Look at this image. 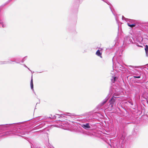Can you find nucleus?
Returning <instances> with one entry per match:
<instances>
[{
  "mask_svg": "<svg viewBox=\"0 0 148 148\" xmlns=\"http://www.w3.org/2000/svg\"><path fill=\"white\" fill-rule=\"evenodd\" d=\"M115 18H116V21H117V18H116V17H115Z\"/></svg>",
  "mask_w": 148,
  "mask_h": 148,
  "instance_id": "obj_27",
  "label": "nucleus"
},
{
  "mask_svg": "<svg viewBox=\"0 0 148 148\" xmlns=\"http://www.w3.org/2000/svg\"><path fill=\"white\" fill-rule=\"evenodd\" d=\"M23 65L25 67H26L28 69H29V71H31L30 69H29V68L28 67H27L25 65V64H23Z\"/></svg>",
  "mask_w": 148,
  "mask_h": 148,
  "instance_id": "obj_22",
  "label": "nucleus"
},
{
  "mask_svg": "<svg viewBox=\"0 0 148 148\" xmlns=\"http://www.w3.org/2000/svg\"><path fill=\"white\" fill-rule=\"evenodd\" d=\"M145 51L146 56H148V46L146 45L145 47Z\"/></svg>",
  "mask_w": 148,
  "mask_h": 148,
  "instance_id": "obj_14",
  "label": "nucleus"
},
{
  "mask_svg": "<svg viewBox=\"0 0 148 148\" xmlns=\"http://www.w3.org/2000/svg\"><path fill=\"white\" fill-rule=\"evenodd\" d=\"M118 98L119 97H115L114 96H113V97L111 98L110 101V106L111 107H113V104L116 101V98Z\"/></svg>",
  "mask_w": 148,
  "mask_h": 148,
  "instance_id": "obj_5",
  "label": "nucleus"
},
{
  "mask_svg": "<svg viewBox=\"0 0 148 148\" xmlns=\"http://www.w3.org/2000/svg\"><path fill=\"white\" fill-rule=\"evenodd\" d=\"M108 97H106L99 104L102 107L107 102L108 100Z\"/></svg>",
  "mask_w": 148,
  "mask_h": 148,
  "instance_id": "obj_8",
  "label": "nucleus"
},
{
  "mask_svg": "<svg viewBox=\"0 0 148 148\" xmlns=\"http://www.w3.org/2000/svg\"><path fill=\"white\" fill-rule=\"evenodd\" d=\"M82 127L86 130L88 129L90 127L88 123H87L86 124L82 125Z\"/></svg>",
  "mask_w": 148,
  "mask_h": 148,
  "instance_id": "obj_9",
  "label": "nucleus"
},
{
  "mask_svg": "<svg viewBox=\"0 0 148 148\" xmlns=\"http://www.w3.org/2000/svg\"><path fill=\"white\" fill-rule=\"evenodd\" d=\"M13 134L15 135L21 137H23V135L25 134L23 133L22 130L20 128H18L16 129H14L13 131Z\"/></svg>",
  "mask_w": 148,
  "mask_h": 148,
  "instance_id": "obj_3",
  "label": "nucleus"
},
{
  "mask_svg": "<svg viewBox=\"0 0 148 148\" xmlns=\"http://www.w3.org/2000/svg\"><path fill=\"white\" fill-rule=\"evenodd\" d=\"M132 38H131L130 36H126L124 38V39L123 41L124 43H127V44H130L132 42Z\"/></svg>",
  "mask_w": 148,
  "mask_h": 148,
  "instance_id": "obj_4",
  "label": "nucleus"
},
{
  "mask_svg": "<svg viewBox=\"0 0 148 148\" xmlns=\"http://www.w3.org/2000/svg\"><path fill=\"white\" fill-rule=\"evenodd\" d=\"M13 60H11V61H0V64H11V62L14 61L15 62L17 63H19V62H16V60L15 59H13Z\"/></svg>",
  "mask_w": 148,
  "mask_h": 148,
  "instance_id": "obj_6",
  "label": "nucleus"
},
{
  "mask_svg": "<svg viewBox=\"0 0 148 148\" xmlns=\"http://www.w3.org/2000/svg\"><path fill=\"white\" fill-rule=\"evenodd\" d=\"M30 86L32 90H33V91H34V88H33V79H32V77H31V81L30 82Z\"/></svg>",
  "mask_w": 148,
  "mask_h": 148,
  "instance_id": "obj_11",
  "label": "nucleus"
},
{
  "mask_svg": "<svg viewBox=\"0 0 148 148\" xmlns=\"http://www.w3.org/2000/svg\"><path fill=\"white\" fill-rule=\"evenodd\" d=\"M96 54L97 55L100 57V58H102L101 56L102 53L100 52V51L99 50H97L96 52Z\"/></svg>",
  "mask_w": 148,
  "mask_h": 148,
  "instance_id": "obj_10",
  "label": "nucleus"
},
{
  "mask_svg": "<svg viewBox=\"0 0 148 148\" xmlns=\"http://www.w3.org/2000/svg\"><path fill=\"white\" fill-rule=\"evenodd\" d=\"M135 70L136 72L139 73L140 74H139V76H134V78H140V77H141L140 76L141 75V74H140V71H139V70H137V69H135Z\"/></svg>",
  "mask_w": 148,
  "mask_h": 148,
  "instance_id": "obj_13",
  "label": "nucleus"
},
{
  "mask_svg": "<svg viewBox=\"0 0 148 148\" xmlns=\"http://www.w3.org/2000/svg\"><path fill=\"white\" fill-rule=\"evenodd\" d=\"M127 24L128 25L129 27H132V28L134 27H135L136 26V24L135 23H133L132 24H130L129 23H127Z\"/></svg>",
  "mask_w": 148,
  "mask_h": 148,
  "instance_id": "obj_15",
  "label": "nucleus"
},
{
  "mask_svg": "<svg viewBox=\"0 0 148 148\" xmlns=\"http://www.w3.org/2000/svg\"><path fill=\"white\" fill-rule=\"evenodd\" d=\"M57 115L58 116V117L59 118L64 117L65 118H72V119L74 118L75 116H76L74 114H71L69 113H66L64 114H61L60 115L57 114Z\"/></svg>",
  "mask_w": 148,
  "mask_h": 148,
  "instance_id": "obj_1",
  "label": "nucleus"
},
{
  "mask_svg": "<svg viewBox=\"0 0 148 148\" xmlns=\"http://www.w3.org/2000/svg\"><path fill=\"white\" fill-rule=\"evenodd\" d=\"M116 77H114V81H115L116 80Z\"/></svg>",
  "mask_w": 148,
  "mask_h": 148,
  "instance_id": "obj_24",
  "label": "nucleus"
},
{
  "mask_svg": "<svg viewBox=\"0 0 148 148\" xmlns=\"http://www.w3.org/2000/svg\"><path fill=\"white\" fill-rule=\"evenodd\" d=\"M56 116L55 115H53V116H52V114H51L50 116L48 117V118H49L50 119H55L56 118Z\"/></svg>",
  "mask_w": 148,
  "mask_h": 148,
  "instance_id": "obj_16",
  "label": "nucleus"
},
{
  "mask_svg": "<svg viewBox=\"0 0 148 148\" xmlns=\"http://www.w3.org/2000/svg\"><path fill=\"white\" fill-rule=\"evenodd\" d=\"M110 9H111V11H112V13L114 15H115V14H114V13H113V11H112V9H111V7H110Z\"/></svg>",
  "mask_w": 148,
  "mask_h": 148,
  "instance_id": "obj_25",
  "label": "nucleus"
},
{
  "mask_svg": "<svg viewBox=\"0 0 148 148\" xmlns=\"http://www.w3.org/2000/svg\"><path fill=\"white\" fill-rule=\"evenodd\" d=\"M134 75H139V74H138V73H135L134 74Z\"/></svg>",
  "mask_w": 148,
  "mask_h": 148,
  "instance_id": "obj_26",
  "label": "nucleus"
},
{
  "mask_svg": "<svg viewBox=\"0 0 148 148\" xmlns=\"http://www.w3.org/2000/svg\"><path fill=\"white\" fill-rule=\"evenodd\" d=\"M122 19L123 20H125L126 21H127V20H128V19L126 18L123 16H122Z\"/></svg>",
  "mask_w": 148,
  "mask_h": 148,
  "instance_id": "obj_20",
  "label": "nucleus"
},
{
  "mask_svg": "<svg viewBox=\"0 0 148 148\" xmlns=\"http://www.w3.org/2000/svg\"><path fill=\"white\" fill-rule=\"evenodd\" d=\"M99 104L96 107V108L98 110L101 111L103 110V108Z\"/></svg>",
  "mask_w": 148,
  "mask_h": 148,
  "instance_id": "obj_12",
  "label": "nucleus"
},
{
  "mask_svg": "<svg viewBox=\"0 0 148 148\" xmlns=\"http://www.w3.org/2000/svg\"><path fill=\"white\" fill-rule=\"evenodd\" d=\"M62 128L66 130H70L73 127V125L67 121L63 122L61 124Z\"/></svg>",
  "mask_w": 148,
  "mask_h": 148,
  "instance_id": "obj_2",
  "label": "nucleus"
},
{
  "mask_svg": "<svg viewBox=\"0 0 148 148\" xmlns=\"http://www.w3.org/2000/svg\"><path fill=\"white\" fill-rule=\"evenodd\" d=\"M130 69V70H132V69Z\"/></svg>",
  "mask_w": 148,
  "mask_h": 148,
  "instance_id": "obj_30",
  "label": "nucleus"
},
{
  "mask_svg": "<svg viewBox=\"0 0 148 148\" xmlns=\"http://www.w3.org/2000/svg\"><path fill=\"white\" fill-rule=\"evenodd\" d=\"M27 56H25L24 57L22 60L21 62H23L27 59Z\"/></svg>",
  "mask_w": 148,
  "mask_h": 148,
  "instance_id": "obj_19",
  "label": "nucleus"
},
{
  "mask_svg": "<svg viewBox=\"0 0 148 148\" xmlns=\"http://www.w3.org/2000/svg\"><path fill=\"white\" fill-rule=\"evenodd\" d=\"M127 21H129L132 24H133L134 22V20L130 19H128Z\"/></svg>",
  "mask_w": 148,
  "mask_h": 148,
  "instance_id": "obj_17",
  "label": "nucleus"
},
{
  "mask_svg": "<svg viewBox=\"0 0 148 148\" xmlns=\"http://www.w3.org/2000/svg\"><path fill=\"white\" fill-rule=\"evenodd\" d=\"M12 124H6L5 125H1V126H3L4 127H6L7 126H6V125H12Z\"/></svg>",
  "mask_w": 148,
  "mask_h": 148,
  "instance_id": "obj_21",
  "label": "nucleus"
},
{
  "mask_svg": "<svg viewBox=\"0 0 148 148\" xmlns=\"http://www.w3.org/2000/svg\"><path fill=\"white\" fill-rule=\"evenodd\" d=\"M128 66L129 67L132 68L133 69L134 68H138V66H131V65H129Z\"/></svg>",
  "mask_w": 148,
  "mask_h": 148,
  "instance_id": "obj_18",
  "label": "nucleus"
},
{
  "mask_svg": "<svg viewBox=\"0 0 148 148\" xmlns=\"http://www.w3.org/2000/svg\"><path fill=\"white\" fill-rule=\"evenodd\" d=\"M4 130V129L2 127H0V131H2Z\"/></svg>",
  "mask_w": 148,
  "mask_h": 148,
  "instance_id": "obj_23",
  "label": "nucleus"
},
{
  "mask_svg": "<svg viewBox=\"0 0 148 148\" xmlns=\"http://www.w3.org/2000/svg\"><path fill=\"white\" fill-rule=\"evenodd\" d=\"M0 24L3 27H5L7 26V22L5 19H0Z\"/></svg>",
  "mask_w": 148,
  "mask_h": 148,
  "instance_id": "obj_7",
  "label": "nucleus"
},
{
  "mask_svg": "<svg viewBox=\"0 0 148 148\" xmlns=\"http://www.w3.org/2000/svg\"><path fill=\"white\" fill-rule=\"evenodd\" d=\"M12 0H9V1H11Z\"/></svg>",
  "mask_w": 148,
  "mask_h": 148,
  "instance_id": "obj_29",
  "label": "nucleus"
},
{
  "mask_svg": "<svg viewBox=\"0 0 148 148\" xmlns=\"http://www.w3.org/2000/svg\"><path fill=\"white\" fill-rule=\"evenodd\" d=\"M137 45V46H138V47H141V46H139V45Z\"/></svg>",
  "mask_w": 148,
  "mask_h": 148,
  "instance_id": "obj_28",
  "label": "nucleus"
}]
</instances>
